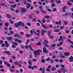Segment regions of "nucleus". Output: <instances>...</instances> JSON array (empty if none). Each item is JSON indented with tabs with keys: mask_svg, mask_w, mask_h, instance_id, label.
Wrapping results in <instances>:
<instances>
[{
	"mask_svg": "<svg viewBox=\"0 0 73 73\" xmlns=\"http://www.w3.org/2000/svg\"><path fill=\"white\" fill-rule=\"evenodd\" d=\"M21 24L22 25V28H23L24 26V23L23 22L21 23V22L20 21L17 22V23H15L14 24V26L15 27L18 28L19 27H21Z\"/></svg>",
	"mask_w": 73,
	"mask_h": 73,
	"instance_id": "nucleus-1",
	"label": "nucleus"
},
{
	"mask_svg": "<svg viewBox=\"0 0 73 73\" xmlns=\"http://www.w3.org/2000/svg\"><path fill=\"white\" fill-rule=\"evenodd\" d=\"M40 52H42V50H41L39 49L34 51V57L35 58L37 57V55H39L40 54Z\"/></svg>",
	"mask_w": 73,
	"mask_h": 73,
	"instance_id": "nucleus-2",
	"label": "nucleus"
},
{
	"mask_svg": "<svg viewBox=\"0 0 73 73\" xmlns=\"http://www.w3.org/2000/svg\"><path fill=\"white\" fill-rule=\"evenodd\" d=\"M21 11H20V12L21 13H25V12H27V9L24 8H21Z\"/></svg>",
	"mask_w": 73,
	"mask_h": 73,
	"instance_id": "nucleus-3",
	"label": "nucleus"
},
{
	"mask_svg": "<svg viewBox=\"0 0 73 73\" xmlns=\"http://www.w3.org/2000/svg\"><path fill=\"white\" fill-rule=\"evenodd\" d=\"M3 53H5V54H7L8 55H11V53H10L9 51H5L3 52Z\"/></svg>",
	"mask_w": 73,
	"mask_h": 73,
	"instance_id": "nucleus-4",
	"label": "nucleus"
},
{
	"mask_svg": "<svg viewBox=\"0 0 73 73\" xmlns=\"http://www.w3.org/2000/svg\"><path fill=\"white\" fill-rule=\"evenodd\" d=\"M42 35V36H44V33H46V31L45 30H43L41 31Z\"/></svg>",
	"mask_w": 73,
	"mask_h": 73,
	"instance_id": "nucleus-5",
	"label": "nucleus"
},
{
	"mask_svg": "<svg viewBox=\"0 0 73 73\" xmlns=\"http://www.w3.org/2000/svg\"><path fill=\"white\" fill-rule=\"evenodd\" d=\"M43 52L44 53H48V51L46 47H43Z\"/></svg>",
	"mask_w": 73,
	"mask_h": 73,
	"instance_id": "nucleus-6",
	"label": "nucleus"
},
{
	"mask_svg": "<svg viewBox=\"0 0 73 73\" xmlns=\"http://www.w3.org/2000/svg\"><path fill=\"white\" fill-rule=\"evenodd\" d=\"M15 41L16 42H18L19 43H21L22 42V40H19L17 38H16L15 39Z\"/></svg>",
	"mask_w": 73,
	"mask_h": 73,
	"instance_id": "nucleus-7",
	"label": "nucleus"
},
{
	"mask_svg": "<svg viewBox=\"0 0 73 73\" xmlns=\"http://www.w3.org/2000/svg\"><path fill=\"white\" fill-rule=\"evenodd\" d=\"M69 61L70 62H73V57L72 56H70V57L69 58Z\"/></svg>",
	"mask_w": 73,
	"mask_h": 73,
	"instance_id": "nucleus-8",
	"label": "nucleus"
},
{
	"mask_svg": "<svg viewBox=\"0 0 73 73\" xmlns=\"http://www.w3.org/2000/svg\"><path fill=\"white\" fill-rule=\"evenodd\" d=\"M67 8V6H65L63 7L62 8V11L63 12H66V11L65 10V9H66Z\"/></svg>",
	"mask_w": 73,
	"mask_h": 73,
	"instance_id": "nucleus-9",
	"label": "nucleus"
},
{
	"mask_svg": "<svg viewBox=\"0 0 73 73\" xmlns=\"http://www.w3.org/2000/svg\"><path fill=\"white\" fill-rule=\"evenodd\" d=\"M70 55V53L68 52H65L64 54V55L65 56H68Z\"/></svg>",
	"mask_w": 73,
	"mask_h": 73,
	"instance_id": "nucleus-10",
	"label": "nucleus"
},
{
	"mask_svg": "<svg viewBox=\"0 0 73 73\" xmlns=\"http://www.w3.org/2000/svg\"><path fill=\"white\" fill-rule=\"evenodd\" d=\"M62 41H61L60 43L58 44L57 45V47H59V46H60L61 45H62Z\"/></svg>",
	"mask_w": 73,
	"mask_h": 73,
	"instance_id": "nucleus-11",
	"label": "nucleus"
},
{
	"mask_svg": "<svg viewBox=\"0 0 73 73\" xmlns=\"http://www.w3.org/2000/svg\"><path fill=\"white\" fill-rule=\"evenodd\" d=\"M56 24H57V25H58V24H59L60 25H61V21H59L58 22L57 21L56 22Z\"/></svg>",
	"mask_w": 73,
	"mask_h": 73,
	"instance_id": "nucleus-12",
	"label": "nucleus"
},
{
	"mask_svg": "<svg viewBox=\"0 0 73 73\" xmlns=\"http://www.w3.org/2000/svg\"><path fill=\"white\" fill-rule=\"evenodd\" d=\"M33 30H31L30 31V33H31V34L30 35V36L31 37H32L33 36Z\"/></svg>",
	"mask_w": 73,
	"mask_h": 73,
	"instance_id": "nucleus-13",
	"label": "nucleus"
},
{
	"mask_svg": "<svg viewBox=\"0 0 73 73\" xmlns=\"http://www.w3.org/2000/svg\"><path fill=\"white\" fill-rule=\"evenodd\" d=\"M28 68L29 69H31L32 70H34L35 68H34V67L33 66H31L29 65L28 66Z\"/></svg>",
	"mask_w": 73,
	"mask_h": 73,
	"instance_id": "nucleus-14",
	"label": "nucleus"
},
{
	"mask_svg": "<svg viewBox=\"0 0 73 73\" xmlns=\"http://www.w3.org/2000/svg\"><path fill=\"white\" fill-rule=\"evenodd\" d=\"M5 44L6 47H8V46H9V44L8 43V42H7V41H5Z\"/></svg>",
	"mask_w": 73,
	"mask_h": 73,
	"instance_id": "nucleus-15",
	"label": "nucleus"
},
{
	"mask_svg": "<svg viewBox=\"0 0 73 73\" xmlns=\"http://www.w3.org/2000/svg\"><path fill=\"white\" fill-rule=\"evenodd\" d=\"M42 27H43V28H44V29H48V27H47L46 26H45V25H44L42 24L41 25Z\"/></svg>",
	"mask_w": 73,
	"mask_h": 73,
	"instance_id": "nucleus-16",
	"label": "nucleus"
},
{
	"mask_svg": "<svg viewBox=\"0 0 73 73\" xmlns=\"http://www.w3.org/2000/svg\"><path fill=\"white\" fill-rule=\"evenodd\" d=\"M61 70H63V73H65L66 72V71L65 70V68H62L61 69Z\"/></svg>",
	"mask_w": 73,
	"mask_h": 73,
	"instance_id": "nucleus-17",
	"label": "nucleus"
},
{
	"mask_svg": "<svg viewBox=\"0 0 73 73\" xmlns=\"http://www.w3.org/2000/svg\"><path fill=\"white\" fill-rule=\"evenodd\" d=\"M7 39L8 40V41H11L12 39V36H10L8 38H7Z\"/></svg>",
	"mask_w": 73,
	"mask_h": 73,
	"instance_id": "nucleus-18",
	"label": "nucleus"
},
{
	"mask_svg": "<svg viewBox=\"0 0 73 73\" xmlns=\"http://www.w3.org/2000/svg\"><path fill=\"white\" fill-rule=\"evenodd\" d=\"M28 64H29L30 65H32V60H29L28 62Z\"/></svg>",
	"mask_w": 73,
	"mask_h": 73,
	"instance_id": "nucleus-19",
	"label": "nucleus"
},
{
	"mask_svg": "<svg viewBox=\"0 0 73 73\" xmlns=\"http://www.w3.org/2000/svg\"><path fill=\"white\" fill-rule=\"evenodd\" d=\"M12 19H10L9 21L10 22V23H11V24H14V22L12 21Z\"/></svg>",
	"mask_w": 73,
	"mask_h": 73,
	"instance_id": "nucleus-20",
	"label": "nucleus"
},
{
	"mask_svg": "<svg viewBox=\"0 0 73 73\" xmlns=\"http://www.w3.org/2000/svg\"><path fill=\"white\" fill-rule=\"evenodd\" d=\"M40 10L43 13H46V12L45 11L43 10L42 9H41Z\"/></svg>",
	"mask_w": 73,
	"mask_h": 73,
	"instance_id": "nucleus-21",
	"label": "nucleus"
},
{
	"mask_svg": "<svg viewBox=\"0 0 73 73\" xmlns=\"http://www.w3.org/2000/svg\"><path fill=\"white\" fill-rule=\"evenodd\" d=\"M51 70H52V71H55V70H56V68L54 67H52L51 68Z\"/></svg>",
	"mask_w": 73,
	"mask_h": 73,
	"instance_id": "nucleus-22",
	"label": "nucleus"
},
{
	"mask_svg": "<svg viewBox=\"0 0 73 73\" xmlns=\"http://www.w3.org/2000/svg\"><path fill=\"white\" fill-rule=\"evenodd\" d=\"M51 7L52 8L56 7V5L54 3H52L51 5Z\"/></svg>",
	"mask_w": 73,
	"mask_h": 73,
	"instance_id": "nucleus-23",
	"label": "nucleus"
},
{
	"mask_svg": "<svg viewBox=\"0 0 73 73\" xmlns=\"http://www.w3.org/2000/svg\"><path fill=\"white\" fill-rule=\"evenodd\" d=\"M19 62L18 61H16L15 62H14V64L15 65H18V64H19Z\"/></svg>",
	"mask_w": 73,
	"mask_h": 73,
	"instance_id": "nucleus-24",
	"label": "nucleus"
},
{
	"mask_svg": "<svg viewBox=\"0 0 73 73\" xmlns=\"http://www.w3.org/2000/svg\"><path fill=\"white\" fill-rule=\"evenodd\" d=\"M68 42L70 43V44H73V42H72L71 41H70V40L69 39H68L67 40Z\"/></svg>",
	"mask_w": 73,
	"mask_h": 73,
	"instance_id": "nucleus-25",
	"label": "nucleus"
},
{
	"mask_svg": "<svg viewBox=\"0 0 73 73\" xmlns=\"http://www.w3.org/2000/svg\"><path fill=\"white\" fill-rule=\"evenodd\" d=\"M18 36H19V34L18 33H15L14 35V36L15 37H18Z\"/></svg>",
	"mask_w": 73,
	"mask_h": 73,
	"instance_id": "nucleus-26",
	"label": "nucleus"
},
{
	"mask_svg": "<svg viewBox=\"0 0 73 73\" xmlns=\"http://www.w3.org/2000/svg\"><path fill=\"white\" fill-rule=\"evenodd\" d=\"M55 32H60V29H56L54 31Z\"/></svg>",
	"mask_w": 73,
	"mask_h": 73,
	"instance_id": "nucleus-27",
	"label": "nucleus"
},
{
	"mask_svg": "<svg viewBox=\"0 0 73 73\" xmlns=\"http://www.w3.org/2000/svg\"><path fill=\"white\" fill-rule=\"evenodd\" d=\"M36 11H35V13L36 14H40V12H39L37 10H36Z\"/></svg>",
	"mask_w": 73,
	"mask_h": 73,
	"instance_id": "nucleus-28",
	"label": "nucleus"
},
{
	"mask_svg": "<svg viewBox=\"0 0 73 73\" xmlns=\"http://www.w3.org/2000/svg\"><path fill=\"white\" fill-rule=\"evenodd\" d=\"M50 63L51 64H53V63H54V60L52 59H51L50 60Z\"/></svg>",
	"mask_w": 73,
	"mask_h": 73,
	"instance_id": "nucleus-29",
	"label": "nucleus"
},
{
	"mask_svg": "<svg viewBox=\"0 0 73 73\" xmlns=\"http://www.w3.org/2000/svg\"><path fill=\"white\" fill-rule=\"evenodd\" d=\"M7 16V17H8V18H9V19H11V16L7 14L6 15Z\"/></svg>",
	"mask_w": 73,
	"mask_h": 73,
	"instance_id": "nucleus-30",
	"label": "nucleus"
},
{
	"mask_svg": "<svg viewBox=\"0 0 73 73\" xmlns=\"http://www.w3.org/2000/svg\"><path fill=\"white\" fill-rule=\"evenodd\" d=\"M19 33L20 35H24V32L23 31H21Z\"/></svg>",
	"mask_w": 73,
	"mask_h": 73,
	"instance_id": "nucleus-31",
	"label": "nucleus"
},
{
	"mask_svg": "<svg viewBox=\"0 0 73 73\" xmlns=\"http://www.w3.org/2000/svg\"><path fill=\"white\" fill-rule=\"evenodd\" d=\"M37 45H41V42H39L37 44H36Z\"/></svg>",
	"mask_w": 73,
	"mask_h": 73,
	"instance_id": "nucleus-32",
	"label": "nucleus"
},
{
	"mask_svg": "<svg viewBox=\"0 0 73 73\" xmlns=\"http://www.w3.org/2000/svg\"><path fill=\"white\" fill-rule=\"evenodd\" d=\"M41 62L42 63H45V60L44 59H42V60Z\"/></svg>",
	"mask_w": 73,
	"mask_h": 73,
	"instance_id": "nucleus-33",
	"label": "nucleus"
},
{
	"mask_svg": "<svg viewBox=\"0 0 73 73\" xmlns=\"http://www.w3.org/2000/svg\"><path fill=\"white\" fill-rule=\"evenodd\" d=\"M60 56L61 58H65V57L64 56V55H63L62 54H60Z\"/></svg>",
	"mask_w": 73,
	"mask_h": 73,
	"instance_id": "nucleus-34",
	"label": "nucleus"
},
{
	"mask_svg": "<svg viewBox=\"0 0 73 73\" xmlns=\"http://www.w3.org/2000/svg\"><path fill=\"white\" fill-rule=\"evenodd\" d=\"M46 70L47 72H50V69L48 68H46Z\"/></svg>",
	"mask_w": 73,
	"mask_h": 73,
	"instance_id": "nucleus-35",
	"label": "nucleus"
},
{
	"mask_svg": "<svg viewBox=\"0 0 73 73\" xmlns=\"http://www.w3.org/2000/svg\"><path fill=\"white\" fill-rule=\"evenodd\" d=\"M25 36H26V37H32L30 36L31 35H29V34H25Z\"/></svg>",
	"mask_w": 73,
	"mask_h": 73,
	"instance_id": "nucleus-36",
	"label": "nucleus"
},
{
	"mask_svg": "<svg viewBox=\"0 0 73 73\" xmlns=\"http://www.w3.org/2000/svg\"><path fill=\"white\" fill-rule=\"evenodd\" d=\"M12 43H13V44H14L15 45H17V46L18 45V44H17V43H16V42H11Z\"/></svg>",
	"mask_w": 73,
	"mask_h": 73,
	"instance_id": "nucleus-37",
	"label": "nucleus"
},
{
	"mask_svg": "<svg viewBox=\"0 0 73 73\" xmlns=\"http://www.w3.org/2000/svg\"><path fill=\"white\" fill-rule=\"evenodd\" d=\"M1 5L2 6L4 7L5 6V3H2L1 4Z\"/></svg>",
	"mask_w": 73,
	"mask_h": 73,
	"instance_id": "nucleus-38",
	"label": "nucleus"
},
{
	"mask_svg": "<svg viewBox=\"0 0 73 73\" xmlns=\"http://www.w3.org/2000/svg\"><path fill=\"white\" fill-rule=\"evenodd\" d=\"M42 22L43 23H46V20H42Z\"/></svg>",
	"mask_w": 73,
	"mask_h": 73,
	"instance_id": "nucleus-39",
	"label": "nucleus"
},
{
	"mask_svg": "<svg viewBox=\"0 0 73 73\" xmlns=\"http://www.w3.org/2000/svg\"><path fill=\"white\" fill-rule=\"evenodd\" d=\"M58 50H62L63 49V48L62 47H59L58 48Z\"/></svg>",
	"mask_w": 73,
	"mask_h": 73,
	"instance_id": "nucleus-40",
	"label": "nucleus"
},
{
	"mask_svg": "<svg viewBox=\"0 0 73 73\" xmlns=\"http://www.w3.org/2000/svg\"><path fill=\"white\" fill-rule=\"evenodd\" d=\"M9 3H10V4H13V3H14V2L13 1H9Z\"/></svg>",
	"mask_w": 73,
	"mask_h": 73,
	"instance_id": "nucleus-41",
	"label": "nucleus"
},
{
	"mask_svg": "<svg viewBox=\"0 0 73 73\" xmlns=\"http://www.w3.org/2000/svg\"><path fill=\"white\" fill-rule=\"evenodd\" d=\"M65 32L66 33H69L70 32V31L69 30H67Z\"/></svg>",
	"mask_w": 73,
	"mask_h": 73,
	"instance_id": "nucleus-42",
	"label": "nucleus"
},
{
	"mask_svg": "<svg viewBox=\"0 0 73 73\" xmlns=\"http://www.w3.org/2000/svg\"><path fill=\"white\" fill-rule=\"evenodd\" d=\"M33 32H34V33H35V34H36V35H37V36H39V35H40V34H38V33H36V31H33Z\"/></svg>",
	"mask_w": 73,
	"mask_h": 73,
	"instance_id": "nucleus-43",
	"label": "nucleus"
},
{
	"mask_svg": "<svg viewBox=\"0 0 73 73\" xmlns=\"http://www.w3.org/2000/svg\"><path fill=\"white\" fill-rule=\"evenodd\" d=\"M45 47H47V48H49V45L47 44H45Z\"/></svg>",
	"mask_w": 73,
	"mask_h": 73,
	"instance_id": "nucleus-44",
	"label": "nucleus"
},
{
	"mask_svg": "<svg viewBox=\"0 0 73 73\" xmlns=\"http://www.w3.org/2000/svg\"><path fill=\"white\" fill-rule=\"evenodd\" d=\"M55 61H56V62H58L59 61V60L58 59H55Z\"/></svg>",
	"mask_w": 73,
	"mask_h": 73,
	"instance_id": "nucleus-45",
	"label": "nucleus"
},
{
	"mask_svg": "<svg viewBox=\"0 0 73 73\" xmlns=\"http://www.w3.org/2000/svg\"><path fill=\"white\" fill-rule=\"evenodd\" d=\"M44 18H46L47 19H49L50 18L49 16H46L44 17Z\"/></svg>",
	"mask_w": 73,
	"mask_h": 73,
	"instance_id": "nucleus-46",
	"label": "nucleus"
},
{
	"mask_svg": "<svg viewBox=\"0 0 73 73\" xmlns=\"http://www.w3.org/2000/svg\"><path fill=\"white\" fill-rule=\"evenodd\" d=\"M52 58H56V56L55 55H53L52 56Z\"/></svg>",
	"mask_w": 73,
	"mask_h": 73,
	"instance_id": "nucleus-47",
	"label": "nucleus"
},
{
	"mask_svg": "<svg viewBox=\"0 0 73 73\" xmlns=\"http://www.w3.org/2000/svg\"><path fill=\"white\" fill-rule=\"evenodd\" d=\"M33 61H34V62H36V61H37V60L36 59H33Z\"/></svg>",
	"mask_w": 73,
	"mask_h": 73,
	"instance_id": "nucleus-48",
	"label": "nucleus"
},
{
	"mask_svg": "<svg viewBox=\"0 0 73 73\" xmlns=\"http://www.w3.org/2000/svg\"><path fill=\"white\" fill-rule=\"evenodd\" d=\"M44 41L45 42V43H48V42L47 41L46 39H44Z\"/></svg>",
	"mask_w": 73,
	"mask_h": 73,
	"instance_id": "nucleus-49",
	"label": "nucleus"
},
{
	"mask_svg": "<svg viewBox=\"0 0 73 73\" xmlns=\"http://www.w3.org/2000/svg\"><path fill=\"white\" fill-rule=\"evenodd\" d=\"M60 66L62 68H64V65L63 64H60Z\"/></svg>",
	"mask_w": 73,
	"mask_h": 73,
	"instance_id": "nucleus-50",
	"label": "nucleus"
},
{
	"mask_svg": "<svg viewBox=\"0 0 73 73\" xmlns=\"http://www.w3.org/2000/svg\"><path fill=\"white\" fill-rule=\"evenodd\" d=\"M20 11L19 9H17L16 10L15 12L16 13H19Z\"/></svg>",
	"mask_w": 73,
	"mask_h": 73,
	"instance_id": "nucleus-51",
	"label": "nucleus"
},
{
	"mask_svg": "<svg viewBox=\"0 0 73 73\" xmlns=\"http://www.w3.org/2000/svg\"><path fill=\"white\" fill-rule=\"evenodd\" d=\"M52 11H57V9L56 8H54L53 9Z\"/></svg>",
	"mask_w": 73,
	"mask_h": 73,
	"instance_id": "nucleus-52",
	"label": "nucleus"
},
{
	"mask_svg": "<svg viewBox=\"0 0 73 73\" xmlns=\"http://www.w3.org/2000/svg\"><path fill=\"white\" fill-rule=\"evenodd\" d=\"M50 33H51L50 31H49L48 33V36H50Z\"/></svg>",
	"mask_w": 73,
	"mask_h": 73,
	"instance_id": "nucleus-53",
	"label": "nucleus"
},
{
	"mask_svg": "<svg viewBox=\"0 0 73 73\" xmlns=\"http://www.w3.org/2000/svg\"><path fill=\"white\" fill-rule=\"evenodd\" d=\"M10 33L11 35H13V34H14V32L12 31H10Z\"/></svg>",
	"mask_w": 73,
	"mask_h": 73,
	"instance_id": "nucleus-54",
	"label": "nucleus"
},
{
	"mask_svg": "<svg viewBox=\"0 0 73 73\" xmlns=\"http://www.w3.org/2000/svg\"><path fill=\"white\" fill-rule=\"evenodd\" d=\"M46 61H50V58L49 57L46 59Z\"/></svg>",
	"mask_w": 73,
	"mask_h": 73,
	"instance_id": "nucleus-55",
	"label": "nucleus"
},
{
	"mask_svg": "<svg viewBox=\"0 0 73 73\" xmlns=\"http://www.w3.org/2000/svg\"><path fill=\"white\" fill-rule=\"evenodd\" d=\"M12 48H16V46L14 45V44H13L12 46Z\"/></svg>",
	"mask_w": 73,
	"mask_h": 73,
	"instance_id": "nucleus-56",
	"label": "nucleus"
},
{
	"mask_svg": "<svg viewBox=\"0 0 73 73\" xmlns=\"http://www.w3.org/2000/svg\"><path fill=\"white\" fill-rule=\"evenodd\" d=\"M64 28V26H61L60 28V29H63Z\"/></svg>",
	"mask_w": 73,
	"mask_h": 73,
	"instance_id": "nucleus-57",
	"label": "nucleus"
},
{
	"mask_svg": "<svg viewBox=\"0 0 73 73\" xmlns=\"http://www.w3.org/2000/svg\"><path fill=\"white\" fill-rule=\"evenodd\" d=\"M20 72L22 73L23 72V70L22 69H20Z\"/></svg>",
	"mask_w": 73,
	"mask_h": 73,
	"instance_id": "nucleus-58",
	"label": "nucleus"
},
{
	"mask_svg": "<svg viewBox=\"0 0 73 73\" xmlns=\"http://www.w3.org/2000/svg\"><path fill=\"white\" fill-rule=\"evenodd\" d=\"M51 68H52V66L50 65L48 66L47 68L48 69H50Z\"/></svg>",
	"mask_w": 73,
	"mask_h": 73,
	"instance_id": "nucleus-59",
	"label": "nucleus"
},
{
	"mask_svg": "<svg viewBox=\"0 0 73 73\" xmlns=\"http://www.w3.org/2000/svg\"><path fill=\"white\" fill-rule=\"evenodd\" d=\"M1 58H2V59H3V60H5V57L2 56L1 57Z\"/></svg>",
	"mask_w": 73,
	"mask_h": 73,
	"instance_id": "nucleus-60",
	"label": "nucleus"
},
{
	"mask_svg": "<svg viewBox=\"0 0 73 73\" xmlns=\"http://www.w3.org/2000/svg\"><path fill=\"white\" fill-rule=\"evenodd\" d=\"M20 54H23V51L22 50H21L20 51Z\"/></svg>",
	"mask_w": 73,
	"mask_h": 73,
	"instance_id": "nucleus-61",
	"label": "nucleus"
},
{
	"mask_svg": "<svg viewBox=\"0 0 73 73\" xmlns=\"http://www.w3.org/2000/svg\"><path fill=\"white\" fill-rule=\"evenodd\" d=\"M56 46V44H53L52 45V47H55Z\"/></svg>",
	"mask_w": 73,
	"mask_h": 73,
	"instance_id": "nucleus-62",
	"label": "nucleus"
},
{
	"mask_svg": "<svg viewBox=\"0 0 73 73\" xmlns=\"http://www.w3.org/2000/svg\"><path fill=\"white\" fill-rule=\"evenodd\" d=\"M21 48H22V49H24V45L22 44L21 45Z\"/></svg>",
	"mask_w": 73,
	"mask_h": 73,
	"instance_id": "nucleus-63",
	"label": "nucleus"
},
{
	"mask_svg": "<svg viewBox=\"0 0 73 73\" xmlns=\"http://www.w3.org/2000/svg\"><path fill=\"white\" fill-rule=\"evenodd\" d=\"M9 24H8V23H6L5 24V25L6 26H8Z\"/></svg>",
	"mask_w": 73,
	"mask_h": 73,
	"instance_id": "nucleus-64",
	"label": "nucleus"
}]
</instances>
